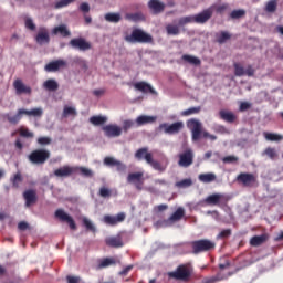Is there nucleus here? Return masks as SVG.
I'll use <instances>...</instances> for the list:
<instances>
[{
  "instance_id": "cd10ccee",
  "label": "nucleus",
  "mask_w": 283,
  "mask_h": 283,
  "mask_svg": "<svg viewBox=\"0 0 283 283\" xmlns=\"http://www.w3.org/2000/svg\"><path fill=\"white\" fill-rule=\"evenodd\" d=\"M137 127H143V125H149L156 123V116L140 115L135 120Z\"/></svg>"
},
{
  "instance_id": "0eeeda50",
  "label": "nucleus",
  "mask_w": 283,
  "mask_h": 283,
  "mask_svg": "<svg viewBox=\"0 0 283 283\" xmlns=\"http://www.w3.org/2000/svg\"><path fill=\"white\" fill-rule=\"evenodd\" d=\"M187 127L191 130L193 143H197V140L202 138L205 130H202V123H200L198 119H189L187 122Z\"/></svg>"
},
{
  "instance_id": "ea45409f",
  "label": "nucleus",
  "mask_w": 283,
  "mask_h": 283,
  "mask_svg": "<svg viewBox=\"0 0 283 283\" xmlns=\"http://www.w3.org/2000/svg\"><path fill=\"white\" fill-rule=\"evenodd\" d=\"M231 39V33L227 31H221L219 35H217V42L222 45V43H227Z\"/></svg>"
},
{
  "instance_id": "bf43d9fd",
  "label": "nucleus",
  "mask_w": 283,
  "mask_h": 283,
  "mask_svg": "<svg viewBox=\"0 0 283 283\" xmlns=\"http://www.w3.org/2000/svg\"><path fill=\"white\" fill-rule=\"evenodd\" d=\"M214 6V10L218 14H224V12H227V10H229V4H220V6Z\"/></svg>"
},
{
  "instance_id": "f257e3e1",
  "label": "nucleus",
  "mask_w": 283,
  "mask_h": 283,
  "mask_svg": "<svg viewBox=\"0 0 283 283\" xmlns=\"http://www.w3.org/2000/svg\"><path fill=\"white\" fill-rule=\"evenodd\" d=\"M23 116H33L34 118H41L43 116V108H33L28 111L25 108H19L15 115L7 114L6 118L10 125H19Z\"/></svg>"
},
{
  "instance_id": "c03bdc74",
  "label": "nucleus",
  "mask_w": 283,
  "mask_h": 283,
  "mask_svg": "<svg viewBox=\"0 0 283 283\" xmlns=\"http://www.w3.org/2000/svg\"><path fill=\"white\" fill-rule=\"evenodd\" d=\"M200 109H202L200 106L190 107V108L181 112V116H191L193 114H200Z\"/></svg>"
},
{
  "instance_id": "4be33fe9",
  "label": "nucleus",
  "mask_w": 283,
  "mask_h": 283,
  "mask_svg": "<svg viewBox=\"0 0 283 283\" xmlns=\"http://www.w3.org/2000/svg\"><path fill=\"white\" fill-rule=\"evenodd\" d=\"M13 87L15 90V94L21 95V94H32V88L30 86H27L23 84V81L21 80H15L13 82Z\"/></svg>"
},
{
  "instance_id": "09e8293b",
  "label": "nucleus",
  "mask_w": 283,
  "mask_h": 283,
  "mask_svg": "<svg viewBox=\"0 0 283 283\" xmlns=\"http://www.w3.org/2000/svg\"><path fill=\"white\" fill-rule=\"evenodd\" d=\"M233 67H234V74L237 76H244L245 75V70H244V66H242V64L234 63Z\"/></svg>"
},
{
  "instance_id": "9b49d317",
  "label": "nucleus",
  "mask_w": 283,
  "mask_h": 283,
  "mask_svg": "<svg viewBox=\"0 0 283 283\" xmlns=\"http://www.w3.org/2000/svg\"><path fill=\"white\" fill-rule=\"evenodd\" d=\"M206 205L220 207V205H227L229 198L222 193H212L205 199Z\"/></svg>"
},
{
  "instance_id": "6ab92c4d",
  "label": "nucleus",
  "mask_w": 283,
  "mask_h": 283,
  "mask_svg": "<svg viewBox=\"0 0 283 283\" xmlns=\"http://www.w3.org/2000/svg\"><path fill=\"white\" fill-rule=\"evenodd\" d=\"M76 167L63 166L54 170V176H56V178H67L72 176V174H76Z\"/></svg>"
},
{
  "instance_id": "2eb2a0df",
  "label": "nucleus",
  "mask_w": 283,
  "mask_h": 283,
  "mask_svg": "<svg viewBox=\"0 0 283 283\" xmlns=\"http://www.w3.org/2000/svg\"><path fill=\"white\" fill-rule=\"evenodd\" d=\"M65 67H67V61L59 59L45 64L44 70L45 72H59V70H63Z\"/></svg>"
},
{
  "instance_id": "37998d69",
  "label": "nucleus",
  "mask_w": 283,
  "mask_h": 283,
  "mask_svg": "<svg viewBox=\"0 0 283 283\" xmlns=\"http://www.w3.org/2000/svg\"><path fill=\"white\" fill-rule=\"evenodd\" d=\"M263 154L268 156L270 160H275V158H277V150H275L273 147L265 148Z\"/></svg>"
},
{
  "instance_id": "69168bd1",
  "label": "nucleus",
  "mask_w": 283,
  "mask_h": 283,
  "mask_svg": "<svg viewBox=\"0 0 283 283\" xmlns=\"http://www.w3.org/2000/svg\"><path fill=\"white\" fill-rule=\"evenodd\" d=\"M238 157L230 155V156H226L222 158V163L224 164H233V163H238Z\"/></svg>"
},
{
  "instance_id": "8fccbe9b",
  "label": "nucleus",
  "mask_w": 283,
  "mask_h": 283,
  "mask_svg": "<svg viewBox=\"0 0 283 283\" xmlns=\"http://www.w3.org/2000/svg\"><path fill=\"white\" fill-rule=\"evenodd\" d=\"M193 185V181L191 179H184L181 181H178L176 184V187H179V189H187V187H191Z\"/></svg>"
},
{
  "instance_id": "a18cd8bd",
  "label": "nucleus",
  "mask_w": 283,
  "mask_h": 283,
  "mask_svg": "<svg viewBox=\"0 0 283 283\" xmlns=\"http://www.w3.org/2000/svg\"><path fill=\"white\" fill-rule=\"evenodd\" d=\"M76 171H80L85 178H92L94 172L86 167H75Z\"/></svg>"
},
{
  "instance_id": "0e129e2a",
  "label": "nucleus",
  "mask_w": 283,
  "mask_h": 283,
  "mask_svg": "<svg viewBox=\"0 0 283 283\" xmlns=\"http://www.w3.org/2000/svg\"><path fill=\"white\" fill-rule=\"evenodd\" d=\"M132 127H134V120L126 119V120L123 122V130L125 133L129 132V129H132Z\"/></svg>"
},
{
  "instance_id": "de8ad7c7",
  "label": "nucleus",
  "mask_w": 283,
  "mask_h": 283,
  "mask_svg": "<svg viewBox=\"0 0 283 283\" xmlns=\"http://www.w3.org/2000/svg\"><path fill=\"white\" fill-rule=\"evenodd\" d=\"M83 224H84L86 231H91L92 233H96V227H94V223H92V221H90V219L84 218L83 219Z\"/></svg>"
},
{
  "instance_id": "c756f323",
  "label": "nucleus",
  "mask_w": 283,
  "mask_h": 283,
  "mask_svg": "<svg viewBox=\"0 0 283 283\" xmlns=\"http://www.w3.org/2000/svg\"><path fill=\"white\" fill-rule=\"evenodd\" d=\"M269 237L266 234H261V235H254L250 240L251 247H260L266 242Z\"/></svg>"
},
{
  "instance_id": "f3484780",
  "label": "nucleus",
  "mask_w": 283,
  "mask_h": 283,
  "mask_svg": "<svg viewBox=\"0 0 283 283\" xmlns=\"http://www.w3.org/2000/svg\"><path fill=\"white\" fill-rule=\"evenodd\" d=\"M70 45H72L75 50H81L82 52H87V50H92V44L83 38L72 39L70 41Z\"/></svg>"
},
{
  "instance_id": "4468645a",
  "label": "nucleus",
  "mask_w": 283,
  "mask_h": 283,
  "mask_svg": "<svg viewBox=\"0 0 283 283\" xmlns=\"http://www.w3.org/2000/svg\"><path fill=\"white\" fill-rule=\"evenodd\" d=\"M102 129L107 138H118L123 134V128L115 124L103 126Z\"/></svg>"
},
{
  "instance_id": "aec40b11",
  "label": "nucleus",
  "mask_w": 283,
  "mask_h": 283,
  "mask_svg": "<svg viewBox=\"0 0 283 283\" xmlns=\"http://www.w3.org/2000/svg\"><path fill=\"white\" fill-rule=\"evenodd\" d=\"M135 90L138 92H142L143 94H153L154 96L158 95L156 90H154L153 86H150L147 82H137L134 84Z\"/></svg>"
},
{
  "instance_id": "3c124183",
  "label": "nucleus",
  "mask_w": 283,
  "mask_h": 283,
  "mask_svg": "<svg viewBox=\"0 0 283 283\" xmlns=\"http://www.w3.org/2000/svg\"><path fill=\"white\" fill-rule=\"evenodd\" d=\"M125 19L127 21H140L143 19V14L140 13H126Z\"/></svg>"
},
{
  "instance_id": "338daca9",
  "label": "nucleus",
  "mask_w": 283,
  "mask_h": 283,
  "mask_svg": "<svg viewBox=\"0 0 283 283\" xmlns=\"http://www.w3.org/2000/svg\"><path fill=\"white\" fill-rule=\"evenodd\" d=\"M217 282H220V277L218 276L205 277L202 280V283H217Z\"/></svg>"
},
{
  "instance_id": "7c9ffc66",
  "label": "nucleus",
  "mask_w": 283,
  "mask_h": 283,
  "mask_svg": "<svg viewBox=\"0 0 283 283\" xmlns=\"http://www.w3.org/2000/svg\"><path fill=\"white\" fill-rule=\"evenodd\" d=\"M53 34H61L64 39H66V36H71L72 35V32H70L67 30V25L65 24H61V25H57L53 29Z\"/></svg>"
},
{
  "instance_id": "58836bf2",
  "label": "nucleus",
  "mask_w": 283,
  "mask_h": 283,
  "mask_svg": "<svg viewBox=\"0 0 283 283\" xmlns=\"http://www.w3.org/2000/svg\"><path fill=\"white\" fill-rule=\"evenodd\" d=\"M20 182H23V175H21V171H18L13 178H11V184L14 189H19Z\"/></svg>"
},
{
  "instance_id": "20e7f679",
  "label": "nucleus",
  "mask_w": 283,
  "mask_h": 283,
  "mask_svg": "<svg viewBox=\"0 0 283 283\" xmlns=\"http://www.w3.org/2000/svg\"><path fill=\"white\" fill-rule=\"evenodd\" d=\"M185 218V208H178L168 219H163L156 222L159 229L172 227L176 222H180Z\"/></svg>"
},
{
  "instance_id": "e2e57ef3",
  "label": "nucleus",
  "mask_w": 283,
  "mask_h": 283,
  "mask_svg": "<svg viewBox=\"0 0 283 283\" xmlns=\"http://www.w3.org/2000/svg\"><path fill=\"white\" fill-rule=\"evenodd\" d=\"M38 145H41L44 147L45 145H52V138L50 137H39L38 138Z\"/></svg>"
},
{
  "instance_id": "dca6fc26",
  "label": "nucleus",
  "mask_w": 283,
  "mask_h": 283,
  "mask_svg": "<svg viewBox=\"0 0 283 283\" xmlns=\"http://www.w3.org/2000/svg\"><path fill=\"white\" fill-rule=\"evenodd\" d=\"M237 181L241 182L243 187H253L255 185V175L249 172H241L237 176Z\"/></svg>"
},
{
  "instance_id": "72a5a7b5",
  "label": "nucleus",
  "mask_w": 283,
  "mask_h": 283,
  "mask_svg": "<svg viewBox=\"0 0 283 283\" xmlns=\"http://www.w3.org/2000/svg\"><path fill=\"white\" fill-rule=\"evenodd\" d=\"M105 21L108 23H120L123 17L120 13L108 12L104 15Z\"/></svg>"
},
{
  "instance_id": "412c9836",
  "label": "nucleus",
  "mask_w": 283,
  "mask_h": 283,
  "mask_svg": "<svg viewBox=\"0 0 283 283\" xmlns=\"http://www.w3.org/2000/svg\"><path fill=\"white\" fill-rule=\"evenodd\" d=\"M35 41L39 45H48V43H50V33L48 32V29L40 28Z\"/></svg>"
},
{
  "instance_id": "393cba45",
  "label": "nucleus",
  "mask_w": 283,
  "mask_h": 283,
  "mask_svg": "<svg viewBox=\"0 0 283 283\" xmlns=\"http://www.w3.org/2000/svg\"><path fill=\"white\" fill-rule=\"evenodd\" d=\"M146 163L150 165V167H153L155 171H159L160 174H163V171H166L167 169V166H164L158 160H154L153 155H146Z\"/></svg>"
},
{
  "instance_id": "774afa93",
  "label": "nucleus",
  "mask_w": 283,
  "mask_h": 283,
  "mask_svg": "<svg viewBox=\"0 0 283 283\" xmlns=\"http://www.w3.org/2000/svg\"><path fill=\"white\" fill-rule=\"evenodd\" d=\"M66 281H67V283H78V282H81V277L67 275Z\"/></svg>"
},
{
  "instance_id": "a211bd4d",
  "label": "nucleus",
  "mask_w": 283,
  "mask_h": 283,
  "mask_svg": "<svg viewBox=\"0 0 283 283\" xmlns=\"http://www.w3.org/2000/svg\"><path fill=\"white\" fill-rule=\"evenodd\" d=\"M125 212H119L117 216H104V222L105 224H109L111 227H116L118 222H125Z\"/></svg>"
},
{
  "instance_id": "6e6552de",
  "label": "nucleus",
  "mask_w": 283,
  "mask_h": 283,
  "mask_svg": "<svg viewBox=\"0 0 283 283\" xmlns=\"http://www.w3.org/2000/svg\"><path fill=\"white\" fill-rule=\"evenodd\" d=\"M169 277L174 280H180L181 282H189L191 277V270L187 265H179L176 271L169 273Z\"/></svg>"
},
{
  "instance_id": "39448f33",
  "label": "nucleus",
  "mask_w": 283,
  "mask_h": 283,
  "mask_svg": "<svg viewBox=\"0 0 283 283\" xmlns=\"http://www.w3.org/2000/svg\"><path fill=\"white\" fill-rule=\"evenodd\" d=\"M32 165H45L50 160V150L48 149H35L28 156Z\"/></svg>"
},
{
  "instance_id": "7ed1b4c3",
  "label": "nucleus",
  "mask_w": 283,
  "mask_h": 283,
  "mask_svg": "<svg viewBox=\"0 0 283 283\" xmlns=\"http://www.w3.org/2000/svg\"><path fill=\"white\" fill-rule=\"evenodd\" d=\"M192 253L199 255V253H209V251L216 250V243L209 239H199L190 243Z\"/></svg>"
},
{
  "instance_id": "b1692460",
  "label": "nucleus",
  "mask_w": 283,
  "mask_h": 283,
  "mask_svg": "<svg viewBox=\"0 0 283 283\" xmlns=\"http://www.w3.org/2000/svg\"><path fill=\"white\" fill-rule=\"evenodd\" d=\"M219 118H221V120H224V123L233 124L235 120H238V115L231 111L221 109L219 112Z\"/></svg>"
},
{
  "instance_id": "680f3d73",
  "label": "nucleus",
  "mask_w": 283,
  "mask_h": 283,
  "mask_svg": "<svg viewBox=\"0 0 283 283\" xmlns=\"http://www.w3.org/2000/svg\"><path fill=\"white\" fill-rule=\"evenodd\" d=\"M231 235V229H224L222 230L218 235L217 240H224L226 238H229Z\"/></svg>"
},
{
  "instance_id": "6e6d98bb",
  "label": "nucleus",
  "mask_w": 283,
  "mask_h": 283,
  "mask_svg": "<svg viewBox=\"0 0 283 283\" xmlns=\"http://www.w3.org/2000/svg\"><path fill=\"white\" fill-rule=\"evenodd\" d=\"M76 108L71 106H64L63 116H76Z\"/></svg>"
},
{
  "instance_id": "a19ab883",
  "label": "nucleus",
  "mask_w": 283,
  "mask_h": 283,
  "mask_svg": "<svg viewBox=\"0 0 283 283\" xmlns=\"http://www.w3.org/2000/svg\"><path fill=\"white\" fill-rule=\"evenodd\" d=\"M189 23H196V15L182 17L178 20V25H187Z\"/></svg>"
},
{
  "instance_id": "4d7b16f0",
  "label": "nucleus",
  "mask_w": 283,
  "mask_h": 283,
  "mask_svg": "<svg viewBox=\"0 0 283 283\" xmlns=\"http://www.w3.org/2000/svg\"><path fill=\"white\" fill-rule=\"evenodd\" d=\"M99 196L101 198H112V190L106 187L99 188Z\"/></svg>"
},
{
  "instance_id": "c9c22d12",
  "label": "nucleus",
  "mask_w": 283,
  "mask_h": 283,
  "mask_svg": "<svg viewBox=\"0 0 283 283\" xmlns=\"http://www.w3.org/2000/svg\"><path fill=\"white\" fill-rule=\"evenodd\" d=\"M90 123L92 125H95V127H98L101 125H105V123H107V117H103L101 115H95L90 117Z\"/></svg>"
},
{
  "instance_id": "473e14b6",
  "label": "nucleus",
  "mask_w": 283,
  "mask_h": 283,
  "mask_svg": "<svg viewBox=\"0 0 283 283\" xmlns=\"http://www.w3.org/2000/svg\"><path fill=\"white\" fill-rule=\"evenodd\" d=\"M114 264H116V259H114V258H104V259H101L98 261L97 269L98 270L107 269V266H113Z\"/></svg>"
},
{
  "instance_id": "603ef678",
  "label": "nucleus",
  "mask_w": 283,
  "mask_h": 283,
  "mask_svg": "<svg viewBox=\"0 0 283 283\" xmlns=\"http://www.w3.org/2000/svg\"><path fill=\"white\" fill-rule=\"evenodd\" d=\"M244 14H247V11H244L243 9H238V10H233L230 13L231 19H242V17H244Z\"/></svg>"
},
{
  "instance_id": "13d9d810",
  "label": "nucleus",
  "mask_w": 283,
  "mask_h": 283,
  "mask_svg": "<svg viewBox=\"0 0 283 283\" xmlns=\"http://www.w3.org/2000/svg\"><path fill=\"white\" fill-rule=\"evenodd\" d=\"M118 160H116L114 157H105L104 158V165L106 167H116Z\"/></svg>"
},
{
  "instance_id": "79ce46f5",
  "label": "nucleus",
  "mask_w": 283,
  "mask_h": 283,
  "mask_svg": "<svg viewBox=\"0 0 283 283\" xmlns=\"http://www.w3.org/2000/svg\"><path fill=\"white\" fill-rule=\"evenodd\" d=\"M166 32L172 36H178V34H180V28H178V25L168 24L166 27Z\"/></svg>"
},
{
  "instance_id": "c85d7f7f",
  "label": "nucleus",
  "mask_w": 283,
  "mask_h": 283,
  "mask_svg": "<svg viewBox=\"0 0 283 283\" xmlns=\"http://www.w3.org/2000/svg\"><path fill=\"white\" fill-rule=\"evenodd\" d=\"M43 87L46 92H56L59 90V82L54 78H49L43 83Z\"/></svg>"
},
{
  "instance_id": "4c0bfd02",
  "label": "nucleus",
  "mask_w": 283,
  "mask_h": 283,
  "mask_svg": "<svg viewBox=\"0 0 283 283\" xmlns=\"http://www.w3.org/2000/svg\"><path fill=\"white\" fill-rule=\"evenodd\" d=\"M151 155V153H149V148L144 147V148H139L136 153H135V158L137 160H147V156Z\"/></svg>"
},
{
  "instance_id": "e433bc0d",
  "label": "nucleus",
  "mask_w": 283,
  "mask_h": 283,
  "mask_svg": "<svg viewBox=\"0 0 283 283\" xmlns=\"http://www.w3.org/2000/svg\"><path fill=\"white\" fill-rule=\"evenodd\" d=\"M200 182L209 184L216 181V174L213 172H207V174H200L199 175Z\"/></svg>"
},
{
  "instance_id": "1a4fd4ad",
  "label": "nucleus",
  "mask_w": 283,
  "mask_h": 283,
  "mask_svg": "<svg viewBox=\"0 0 283 283\" xmlns=\"http://www.w3.org/2000/svg\"><path fill=\"white\" fill-rule=\"evenodd\" d=\"M54 217L57 220H60V222H66V224H69L72 231H76V221H74V218H72V216L65 212V210L63 209L55 210Z\"/></svg>"
},
{
  "instance_id": "f03ea898",
  "label": "nucleus",
  "mask_w": 283,
  "mask_h": 283,
  "mask_svg": "<svg viewBox=\"0 0 283 283\" xmlns=\"http://www.w3.org/2000/svg\"><path fill=\"white\" fill-rule=\"evenodd\" d=\"M127 43H154V36L143 29H134L129 35L125 36Z\"/></svg>"
},
{
  "instance_id": "f704fd0d",
  "label": "nucleus",
  "mask_w": 283,
  "mask_h": 283,
  "mask_svg": "<svg viewBox=\"0 0 283 283\" xmlns=\"http://www.w3.org/2000/svg\"><path fill=\"white\" fill-rule=\"evenodd\" d=\"M182 61H186V63H189L190 65H201L202 61H200L199 57L189 55V54H184L181 56Z\"/></svg>"
},
{
  "instance_id": "052dcab7",
  "label": "nucleus",
  "mask_w": 283,
  "mask_h": 283,
  "mask_svg": "<svg viewBox=\"0 0 283 283\" xmlns=\"http://www.w3.org/2000/svg\"><path fill=\"white\" fill-rule=\"evenodd\" d=\"M24 25L28 30H31L32 32H34V30H36V24H34V21H32L31 18H27Z\"/></svg>"
},
{
  "instance_id": "bb28decb",
  "label": "nucleus",
  "mask_w": 283,
  "mask_h": 283,
  "mask_svg": "<svg viewBox=\"0 0 283 283\" xmlns=\"http://www.w3.org/2000/svg\"><path fill=\"white\" fill-rule=\"evenodd\" d=\"M148 8L153 10L154 14H160V12H165V3L159 0H150L148 2Z\"/></svg>"
},
{
  "instance_id": "864d4df0",
  "label": "nucleus",
  "mask_w": 283,
  "mask_h": 283,
  "mask_svg": "<svg viewBox=\"0 0 283 283\" xmlns=\"http://www.w3.org/2000/svg\"><path fill=\"white\" fill-rule=\"evenodd\" d=\"M19 134L22 138H34V133L30 132L28 128H20Z\"/></svg>"
},
{
  "instance_id": "423d86ee",
  "label": "nucleus",
  "mask_w": 283,
  "mask_h": 283,
  "mask_svg": "<svg viewBox=\"0 0 283 283\" xmlns=\"http://www.w3.org/2000/svg\"><path fill=\"white\" fill-rule=\"evenodd\" d=\"M185 129V124L182 122H175L172 124L163 123L159 125V132H164L169 136H174L176 134H180Z\"/></svg>"
},
{
  "instance_id": "5701e85b",
  "label": "nucleus",
  "mask_w": 283,
  "mask_h": 283,
  "mask_svg": "<svg viewBox=\"0 0 283 283\" xmlns=\"http://www.w3.org/2000/svg\"><path fill=\"white\" fill-rule=\"evenodd\" d=\"M23 198L25 200V207H31V205H35L39 198L36 197V190L29 189L23 192Z\"/></svg>"
},
{
  "instance_id": "49530a36",
  "label": "nucleus",
  "mask_w": 283,
  "mask_h": 283,
  "mask_svg": "<svg viewBox=\"0 0 283 283\" xmlns=\"http://www.w3.org/2000/svg\"><path fill=\"white\" fill-rule=\"evenodd\" d=\"M277 10V0H270L265 6V12H275Z\"/></svg>"
},
{
  "instance_id": "a878e982",
  "label": "nucleus",
  "mask_w": 283,
  "mask_h": 283,
  "mask_svg": "<svg viewBox=\"0 0 283 283\" xmlns=\"http://www.w3.org/2000/svg\"><path fill=\"white\" fill-rule=\"evenodd\" d=\"M107 247L113 249H120L124 245L123 238L120 235L109 237L105 240Z\"/></svg>"
},
{
  "instance_id": "f8f14e48",
  "label": "nucleus",
  "mask_w": 283,
  "mask_h": 283,
  "mask_svg": "<svg viewBox=\"0 0 283 283\" xmlns=\"http://www.w3.org/2000/svg\"><path fill=\"white\" fill-rule=\"evenodd\" d=\"M179 167H191L193 165V149L187 148L184 153L179 154Z\"/></svg>"
},
{
  "instance_id": "5fc2aeb1",
  "label": "nucleus",
  "mask_w": 283,
  "mask_h": 283,
  "mask_svg": "<svg viewBox=\"0 0 283 283\" xmlns=\"http://www.w3.org/2000/svg\"><path fill=\"white\" fill-rule=\"evenodd\" d=\"M74 1H76V0H59L55 3V8H56V10H59L61 8H67V6H70L71 3H74Z\"/></svg>"
},
{
  "instance_id": "ddd939ff",
  "label": "nucleus",
  "mask_w": 283,
  "mask_h": 283,
  "mask_svg": "<svg viewBox=\"0 0 283 283\" xmlns=\"http://www.w3.org/2000/svg\"><path fill=\"white\" fill-rule=\"evenodd\" d=\"M143 172H130L127 176V182L134 185L137 191H143V185H145V178Z\"/></svg>"
},
{
  "instance_id": "9d476101",
  "label": "nucleus",
  "mask_w": 283,
  "mask_h": 283,
  "mask_svg": "<svg viewBox=\"0 0 283 283\" xmlns=\"http://www.w3.org/2000/svg\"><path fill=\"white\" fill-rule=\"evenodd\" d=\"M214 11L216 6H210L200 13L195 14V23H199L201 25L207 23L211 19V17H213Z\"/></svg>"
},
{
  "instance_id": "2f4dec72",
  "label": "nucleus",
  "mask_w": 283,
  "mask_h": 283,
  "mask_svg": "<svg viewBox=\"0 0 283 283\" xmlns=\"http://www.w3.org/2000/svg\"><path fill=\"white\" fill-rule=\"evenodd\" d=\"M263 136L265 140H269L270 143H280L281 140H283V136L277 133L264 132Z\"/></svg>"
}]
</instances>
